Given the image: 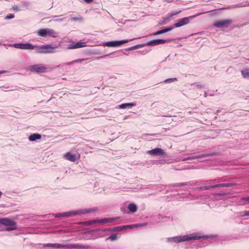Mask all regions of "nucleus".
<instances>
[{
	"label": "nucleus",
	"instance_id": "nucleus-17",
	"mask_svg": "<svg viewBox=\"0 0 249 249\" xmlns=\"http://www.w3.org/2000/svg\"><path fill=\"white\" fill-rule=\"evenodd\" d=\"M116 219V218L115 217L101 219L100 220H97V223L105 224L106 223H111L114 221Z\"/></svg>",
	"mask_w": 249,
	"mask_h": 249
},
{
	"label": "nucleus",
	"instance_id": "nucleus-31",
	"mask_svg": "<svg viewBox=\"0 0 249 249\" xmlns=\"http://www.w3.org/2000/svg\"><path fill=\"white\" fill-rule=\"evenodd\" d=\"M117 239V235L116 234H112L108 238H107V240L110 239L111 241H115Z\"/></svg>",
	"mask_w": 249,
	"mask_h": 249
},
{
	"label": "nucleus",
	"instance_id": "nucleus-45",
	"mask_svg": "<svg viewBox=\"0 0 249 249\" xmlns=\"http://www.w3.org/2000/svg\"><path fill=\"white\" fill-rule=\"evenodd\" d=\"M208 96H209V93L207 92H205L204 93V97H207Z\"/></svg>",
	"mask_w": 249,
	"mask_h": 249
},
{
	"label": "nucleus",
	"instance_id": "nucleus-19",
	"mask_svg": "<svg viewBox=\"0 0 249 249\" xmlns=\"http://www.w3.org/2000/svg\"><path fill=\"white\" fill-rule=\"evenodd\" d=\"M41 137V135H40L39 134L34 133L33 134H31L29 136V140L31 142H33V141H35L36 140L40 139Z\"/></svg>",
	"mask_w": 249,
	"mask_h": 249
},
{
	"label": "nucleus",
	"instance_id": "nucleus-24",
	"mask_svg": "<svg viewBox=\"0 0 249 249\" xmlns=\"http://www.w3.org/2000/svg\"><path fill=\"white\" fill-rule=\"evenodd\" d=\"M44 247H49V248H61L62 245L58 243L56 244H44L43 246Z\"/></svg>",
	"mask_w": 249,
	"mask_h": 249
},
{
	"label": "nucleus",
	"instance_id": "nucleus-8",
	"mask_svg": "<svg viewBox=\"0 0 249 249\" xmlns=\"http://www.w3.org/2000/svg\"><path fill=\"white\" fill-rule=\"evenodd\" d=\"M30 70L33 72L43 73L47 71V68L42 64H36L30 67Z\"/></svg>",
	"mask_w": 249,
	"mask_h": 249
},
{
	"label": "nucleus",
	"instance_id": "nucleus-33",
	"mask_svg": "<svg viewBox=\"0 0 249 249\" xmlns=\"http://www.w3.org/2000/svg\"><path fill=\"white\" fill-rule=\"evenodd\" d=\"M240 215L242 216H249V211H245L243 212H241Z\"/></svg>",
	"mask_w": 249,
	"mask_h": 249
},
{
	"label": "nucleus",
	"instance_id": "nucleus-48",
	"mask_svg": "<svg viewBox=\"0 0 249 249\" xmlns=\"http://www.w3.org/2000/svg\"><path fill=\"white\" fill-rule=\"evenodd\" d=\"M163 116L168 117H171V116H170V115H169L168 114H167L166 115H163Z\"/></svg>",
	"mask_w": 249,
	"mask_h": 249
},
{
	"label": "nucleus",
	"instance_id": "nucleus-16",
	"mask_svg": "<svg viewBox=\"0 0 249 249\" xmlns=\"http://www.w3.org/2000/svg\"><path fill=\"white\" fill-rule=\"evenodd\" d=\"M210 155H211V154H201V155H199L195 156L189 157H187L186 158H185V159H183L182 160V161H186V160H192L197 159H199V158H202L208 157V156H210Z\"/></svg>",
	"mask_w": 249,
	"mask_h": 249
},
{
	"label": "nucleus",
	"instance_id": "nucleus-44",
	"mask_svg": "<svg viewBox=\"0 0 249 249\" xmlns=\"http://www.w3.org/2000/svg\"><path fill=\"white\" fill-rule=\"evenodd\" d=\"M84 1L87 3H90L92 2L93 0H84Z\"/></svg>",
	"mask_w": 249,
	"mask_h": 249
},
{
	"label": "nucleus",
	"instance_id": "nucleus-23",
	"mask_svg": "<svg viewBox=\"0 0 249 249\" xmlns=\"http://www.w3.org/2000/svg\"><path fill=\"white\" fill-rule=\"evenodd\" d=\"M128 209L130 212L135 213L137 211V206L135 204L131 203L128 205Z\"/></svg>",
	"mask_w": 249,
	"mask_h": 249
},
{
	"label": "nucleus",
	"instance_id": "nucleus-22",
	"mask_svg": "<svg viewBox=\"0 0 249 249\" xmlns=\"http://www.w3.org/2000/svg\"><path fill=\"white\" fill-rule=\"evenodd\" d=\"M232 183H221V184H217L215 185H213V188H217V187H230L233 186Z\"/></svg>",
	"mask_w": 249,
	"mask_h": 249
},
{
	"label": "nucleus",
	"instance_id": "nucleus-34",
	"mask_svg": "<svg viewBox=\"0 0 249 249\" xmlns=\"http://www.w3.org/2000/svg\"><path fill=\"white\" fill-rule=\"evenodd\" d=\"M14 18V15L13 14H10L5 17V18L6 19H12Z\"/></svg>",
	"mask_w": 249,
	"mask_h": 249
},
{
	"label": "nucleus",
	"instance_id": "nucleus-14",
	"mask_svg": "<svg viewBox=\"0 0 249 249\" xmlns=\"http://www.w3.org/2000/svg\"><path fill=\"white\" fill-rule=\"evenodd\" d=\"M138 225H140V224H139V225H138V224L131 225L126 226L125 227L118 226V227H114L112 228L106 229H105L104 230V231H120L123 230L125 228L138 227Z\"/></svg>",
	"mask_w": 249,
	"mask_h": 249
},
{
	"label": "nucleus",
	"instance_id": "nucleus-37",
	"mask_svg": "<svg viewBox=\"0 0 249 249\" xmlns=\"http://www.w3.org/2000/svg\"><path fill=\"white\" fill-rule=\"evenodd\" d=\"M173 29V27H168V28H167L166 29H164V30L165 33H167L168 32L171 31Z\"/></svg>",
	"mask_w": 249,
	"mask_h": 249
},
{
	"label": "nucleus",
	"instance_id": "nucleus-49",
	"mask_svg": "<svg viewBox=\"0 0 249 249\" xmlns=\"http://www.w3.org/2000/svg\"><path fill=\"white\" fill-rule=\"evenodd\" d=\"M5 71H0V74L4 73H5Z\"/></svg>",
	"mask_w": 249,
	"mask_h": 249
},
{
	"label": "nucleus",
	"instance_id": "nucleus-38",
	"mask_svg": "<svg viewBox=\"0 0 249 249\" xmlns=\"http://www.w3.org/2000/svg\"><path fill=\"white\" fill-rule=\"evenodd\" d=\"M13 9L14 10L16 11H18L20 10V9H19L18 6H17V5H14L13 7Z\"/></svg>",
	"mask_w": 249,
	"mask_h": 249
},
{
	"label": "nucleus",
	"instance_id": "nucleus-6",
	"mask_svg": "<svg viewBox=\"0 0 249 249\" xmlns=\"http://www.w3.org/2000/svg\"><path fill=\"white\" fill-rule=\"evenodd\" d=\"M129 41V40L127 39L122 40L110 41L103 42L102 45L103 46H107L109 47H119L121 44L127 43Z\"/></svg>",
	"mask_w": 249,
	"mask_h": 249
},
{
	"label": "nucleus",
	"instance_id": "nucleus-41",
	"mask_svg": "<svg viewBox=\"0 0 249 249\" xmlns=\"http://www.w3.org/2000/svg\"><path fill=\"white\" fill-rule=\"evenodd\" d=\"M242 200H245L247 201H249V196L248 197H243L242 198Z\"/></svg>",
	"mask_w": 249,
	"mask_h": 249
},
{
	"label": "nucleus",
	"instance_id": "nucleus-46",
	"mask_svg": "<svg viewBox=\"0 0 249 249\" xmlns=\"http://www.w3.org/2000/svg\"><path fill=\"white\" fill-rule=\"evenodd\" d=\"M167 23V21H166L165 20H163L162 22L160 23V25H162V24H165Z\"/></svg>",
	"mask_w": 249,
	"mask_h": 249
},
{
	"label": "nucleus",
	"instance_id": "nucleus-4",
	"mask_svg": "<svg viewBox=\"0 0 249 249\" xmlns=\"http://www.w3.org/2000/svg\"><path fill=\"white\" fill-rule=\"evenodd\" d=\"M35 53H53L56 47H53L51 44L35 45Z\"/></svg>",
	"mask_w": 249,
	"mask_h": 249
},
{
	"label": "nucleus",
	"instance_id": "nucleus-29",
	"mask_svg": "<svg viewBox=\"0 0 249 249\" xmlns=\"http://www.w3.org/2000/svg\"><path fill=\"white\" fill-rule=\"evenodd\" d=\"M178 80L177 78H171L165 80L163 82L166 83L174 82Z\"/></svg>",
	"mask_w": 249,
	"mask_h": 249
},
{
	"label": "nucleus",
	"instance_id": "nucleus-25",
	"mask_svg": "<svg viewBox=\"0 0 249 249\" xmlns=\"http://www.w3.org/2000/svg\"><path fill=\"white\" fill-rule=\"evenodd\" d=\"M241 72L244 78L249 79V69L242 70Z\"/></svg>",
	"mask_w": 249,
	"mask_h": 249
},
{
	"label": "nucleus",
	"instance_id": "nucleus-20",
	"mask_svg": "<svg viewBox=\"0 0 249 249\" xmlns=\"http://www.w3.org/2000/svg\"><path fill=\"white\" fill-rule=\"evenodd\" d=\"M57 36V33L52 29H47V36L53 37H55Z\"/></svg>",
	"mask_w": 249,
	"mask_h": 249
},
{
	"label": "nucleus",
	"instance_id": "nucleus-3",
	"mask_svg": "<svg viewBox=\"0 0 249 249\" xmlns=\"http://www.w3.org/2000/svg\"><path fill=\"white\" fill-rule=\"evenodd\" d=\"M0 223L1 225L6 226V231H10L17 229V222L10 218H0Z\"/></svg>",
	"mask_w": 249,
	"mask_h": 249
},
{
	"label": "nucleus",
	"instance_id": "nucleus-10",
	"mask_svg": "<svg viewBox=\"0 0 249 249\" xmlns=\"http://www.w3.org/2000/svg\"><path fill=\"white\" fill-rule=\"evenodd\" d=\"M61 248H66L68 249H88L89 248V246L88 245L83 246L80 244H67V245H62Z\"/></svg>",
	"mask_w": 249,
	"mask_h": 249
},
{
	"label": "nucleus",
	"instance_id": "nucleus-7",
	"mask_svg": "<svg viewBox=\"0 0 249 249\" xmlns=\"http://www.w3.org/2000/svg\"><path fill=\"white\" fill-rule=\"evenodd\" d=\"M12 46L17 49L29 50H34L36 47V46L33 45L30 43H15L12 45Z\"/></svg>",
	"mask_w": 249,
	"mask_h": 249
},
{
	"label": "nucleus",
	"instance_id": "nucleus-42",
	"mask_svg": "<svg viewBox=\"0 0 249 249\" xmlns=\"http://www.w3.org/2000/svg\"><path fill=\"white\" fill-rule=\"evenodd\" d=\"M22 4L26 7H27V6H28L29 5V3L28 2H26V1H23L22 2Z\"/></svg>",
	"mask_w": 249,
	"mask_h": 249
},
{
	"label": "nucleus",
	"instance_id": "nucleus-47",
	"mask_svg": "<svg viewBox=\"0 0 249 249\" xmlns=\"http://www.w3.org/2000/svg\"><path fill=\"white\" fill-rule=\"evenodd\" d=\"M64 18H62V19H56V21H62Z\"/></svg>",
	"mask_w": 249,
	"mask_h": 249
},
{
	"label": "nucleus",
	"instance_id": "nucleus-12",
	"mask_svg": "<svg viewBox=\"0 0 249 249\" xmlns=\"http://www.w3.org/2000/svg\"><path fill=\"white\" fill-rule=\"evenodd\" d=\"M147 153L150 155L160 156H163L165 154L164 150L160 148H156L152 150H148Z\"/></svg>",
	"mask_w": 249,
	"mask_h": 249
},
{
	"label": "nucleus",
	"instance_id": "nucleus-36",
	"mask_svg": "<svg viewBox=\"0 0 249 249\" xmlns=\"http://www.w3.org/2000/svg\"><path fill=\"white\" fill-rule=\"evenodd\" d=\"M81 19V18H78V17H72L71 18V20L74 21H77L78 20H79Z\"/></svg>",
	"mask_w": 249,
	"mask_h": 249
},
{
	"label": "nucleus",
	"instance_id": "nucleus-18",
	"mask_svg": "<svg viewBox=\"0 0 249 249\" xmlns=\"http://www.w3.org/2000/svg\"><path fill=\"white\" fill-rule=\"evenodd\" d=\"M135 106L136 104L134 103H124L119 105L118 108L120 109H124L126 108H131Z\"/></svg>",
	"mask_w": 249,
	"mask_h": 249
},
{
	"label": "nucleus",
	"instance_id": "nucleus-11",
	"mask_svg": "<svg viewBox=\"0 0 249 249\" xmlns=\"http://www.w3.org/2000/svg\"><path fill=\"white\" fill-rule=\"evenodd\" d=\"M168 42V40L158 39H154L148 41L145 45L150 46H155L160 44H163Z\"/></svg>",
	"mask_w": 249,
	"mask_h": 249
},
{
	"label": "nucleus",
	"instance_id": "nucleus-50",
	"mask_svg": "<svg viewBox=\"0 0 249 249\" xmlns=\"http://www.w3.org/2000/svg\"><path fill=\"white\" fill-rule=\"evenodd\" d=\"M214 95V94L213 93H210V94H209V96H213Z\"/></svg>",
	"mask_w": 249,
	"mask_h": 249
},
{
	"label": "nucleus",
	"instance_id": "nucleus-40",
	"mask_svg": "<svg viewBox=\"0 0 249 249\" xmlns=\"http://www.w3.org/2000/svg\"><path fill=\"white\" fill-rule=\"evenodd\" d=\"M196 88L200 89L203 88V86H202V85L199 84H197V83L196 84Z\"/></svg>",
	"mask_w": 249,
	"mask_h": 249
},
{
	"label": "nucleus",
	"instance_id": "nucleus-35",
	"mask_svg": "<svg viewBox=\"0 0 249 249\" xmlns=\"http://www.w3.org/2000/svg\"><path fill=\"white\" fill-rule=\"evenodd\" d=\"M180 12H181L180 11L175 12L171 13L170 15L171 16V17L172 18L173 16H176V15H178V14H179Z\"/></svg>",
	"mask_w": 249,
	"mask_h": 249
},
{
	"label": "nucleus",
	"instance_id": "nucleus-28",
	"mask_svg": "<svg viewBox=\"0 0 249 249\" xmlns=\"http://www.w3.org/2000/svg\"><path fill=\"white\" fill-rule=\"evenodd\" d=\"M188 183L186 182L183 183H177L172 185V187H182L183 186L187 185Z\"/></svg>",
	"mask_w": 249,
	"mask_h": 249
},
{
	"label": "nucleus",
	"instance_id": "nucleus-13",
	"mask_svg": "<svg viewBox=\"0 0 249 249\" xmlns=\"http://www.w3.org/2000/svg\"><path fill=\"white\" fill-rule=\"evenodd\" d=\"M64 158L69 161L74 162L77 159H79L80 156H78L77 154H73L69 152L66 153L64 155Z\"/></svg>",
	"mask_w": 249,
	"mask_h": 249
},
{
	"label": "nucleus",
	"instance_id": "nucleus-15",
	"mask_svg": "<svg viewBox=\"0 0 249 249\" xmlns=\"http://www.w3.org/2000/svg\"><path fill=\"white\" fill-rule=\"evenodd\" d=\"M87 46L86 43L84 42L79 41L76 43L70 44L68 46V49H74L77 48H82Z\"/></svg>",
	"mask_w": 249,
	"mask_h": 249
},
{
	"label": "nucleus",
	"instance_id": "nucleus-5",
	"mask_svg": "<svg viewBox=\"0 0 249 249\" xmlns=\"http://www.w3.org/2000/svg\"><path fill=\"white\" fill-rule=\"evenodd\" d=\"M200 14H197L196 15H194L193 16H190L189 17H185L179 19L176 23L174 24V26L175 28H178L184 25H185L189 23L190 19H192L196 17L197 16L200 15Z\"/></svg>",
	"mask_w": 249,
	"mask_h": 249
},
{
	"label": "nucleus",
	"instance_id": "nucleus-30",
	"mask_svg": "<svg viewBox=\"0 0 249 249\" xmlns=\"http://www.w3.org/2000/svg\"><path fill=\"white\" fill-rule=\"evenodd\" d=\"M211 188H213V185L202 186L199 188L200 190H209Z\"/></svg>",
	"mask_w": 249,
	"mask_h": 249
},
{
	"label": "nucleus",
	"instance_id": "nucleus-2",
	"mask_svg": "<svg viewBox=\"0 0 249 249\" xmlns=\"http://www.w3.org/2000/svg\"><path fill=\"white\" fill-rule=\"evenodd\" d=\"M97 210L96 208H91L89 209H84L78 210L76 211H72L63 213H58L54 214L55 217L60 218L63 217H70L71 216H74L76 215H80L82 214H85L92 213Z\"/></svg>",
	"mask_w": 249,
	"mask_h": 249
},
{
	"label": "nucleus",
	"instance_id": "nucleus-43",
	"mask_svg": "<svg viewBox=\"0 0 249 249\" xmlns=\"http://www.w3.org/2000/svg\"><path fill=\"white\" fill-rule=\"evenodd\" d=\"M138 45L134 46L129 48V50H133V49H137L138 47Z\"/></svg>",
	"mask_w": 249,
	"mask_h": 249
},
{
	"label": "nucleus",
	"instance_id": "nucleus-1",
	"mask_svg": "<svg viewBox=\"0 0 249 249\" xmlns=\"http://www.w3.org/2000/svg\"><path fill=\"white\" fill-rule=\"evenodd\" d=\"M207 236H198L196 233L186 234L182 236H178L169 237L167 239L168 242L180 243L201 238H207Z\"/></svg>",
	"mask_w": 249,
	"mask_h": 249
},
{
	"label": "nucleus",
	"instance_id": "nucleus-32",
	"mask_svg": "<svg viewBox=\"0 0 249 249\" xmlns=\"http://www.w3.org/2000/svg\"><path fill=\"white\" fill-rule=\"evenodd\" d=\"M164 33H165V32H164V30L163 29V30H160V31H157L156 32H155L152 35H154V36H157V35H159L162 34H164Z\"/></svg>",
	"mask_w": 249,
	"mask_h": 249
},
{
	"label": "nucleus",
	"instance_id": "nucleus-27",
	"mask_svg": "<svg viewBox=\"0 0 249 249\" xmlns=\"http://www.w3.org/2000/svg\"><path fill=\"white\" fill-rule=\"evenodd\" d=\"M85 60V59H76V60H75L69 62H67V63H66L65 64V65H71V64H74L75 63L81 62H82V61H84Z\"/></svg>",
	"mask_w": 249,
	"mask_h": 249
},
{
	"label": "nucleus",
	"instance_id": "nucleus-21",
	"mask_svg": "<svg viewBox=\"0 0 249 249\" xmlns=\"http://www.w3.org/2000/svg\"><path fill=\"white\" fill-rule=\"evenodd\" d=\"M47 29L48 28H43L39 29L37 32V35L41 37L47 36Z\"/></svg>",
	"mask_w": 249,
	"mask_h": 249
},
{
	"label": "nucleus",
	"instance_id": "nucleus-9",
	"mask_svg": "<svg viewBox=\"0 0 249 249\" xmlns=\"http://www.w3.org/2000/svg\"><path fill=\"white\" fill-rule=\"evenodd\" d=\"M232 22V20L230 19H224L218 21L213 24V26L218 28H227Z\"/></svg>",
	"mask_w": 249,
	"mask_h": 249
},
{
	"label": "nucleus",
	"instance_id": "nucleus-39",
	"mask_svg": "<svg viewBox=\"0 0 249 249\" xmlns=\"http://www.w3.org/2000/svg\"><path fill=\"white\" fill-rule=\"evenodd\" d=\"M172 18L171 16L170 15H169L167 17L164 18V20L166 21H170Z\"/></svg>",
	"mask_w": 249,
	"mask_h": 249
},
{
	"label": "nucleus",
	"instance_id": "nucleus-26",
	"mask_svg": "<svg viewBox=\"0 0 249 249\" xmlns=\"http://www.w3.org/2000/svg\"><path fill=\"white\" fill-rule=\"evenodd\" d=\"M84 224L87 226H89L93 224L97 223V220H92L85 221L83 222Z\"/></svg>",
	"mask_w": 249,
	"mask_h": 249
}]
</instances>
